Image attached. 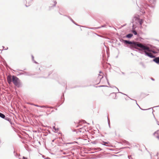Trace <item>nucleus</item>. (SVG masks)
<instances>
[{"instance_id": "nucleus-1", "label": "nucleus", "mask_w": 159, "mask_h": 159, "mask_svg": "<svg viewBox=\"0 0 159 159\" xmlns=\"http://www.w3.org/2000/svg\"><path fill=\"white\" fill-rule=\"evenodd\" d=\"M149 3L148 4L145 0H139L138 1V3L139 4L140 6H139L137 5L138 6L141 8L142 7V8H144L145 9H148V7H149L153 9L155 7V5L156 3V0H148Z\"/></svg>"}, {"instance_id": "nucleus-2", "label": "nucleus", "mask_w": 159, "mask_h": 159, "mask_svg": "<svg viewBox=\"0 0 159 159\" xmlns=\"http://www.w3.org/2000/svg\"><path fill=\"white\" fill-rule=\"evenodd\" d=\"M134 45L136 48H134V49L138 50L139 52L141 54H143L146 51L150 52L151 51L148 46L139 42H136L134 44Z\"/></svg>"}, {"instance_id": "nucleus-3", "label": "nucleus", "mask_w": 159, "mask_h": 159, "mask_svg": "<svg viewBox=\"0 0 159 159\" xmlns=\"http://www.w3.org/2000/svg\"><path fill=\"white\" fill-rule=\"evenodd\" d=\"M120 41L125 44L130 45L129 47L133 50H134V48H135L134 47L135 46L134 45V44L135 43L136 41H130L129 40H124L122 39H120Z\"/></svg>"}, {"instance_id": "nucleus-4", "label": "nucleus", "mask_w": 159, "mask_h": 159, "mask_svg": "<svg viewBox=\"0 0 159 159\" xmlns=\"http://www.w3.org/2000/svg\"><path fill=\"white\" fill-rule=\"evenodd\" d=\"M0 117L1 118L4 119L6 120L9 121L11 125V127L14 130L16 129L14 128V126L15 125V124L14 123L12 122L11 121V120L9 117H8L7 116H6L4 114L0 112Z\"/></svg>"}, {"instance_id": "nucleus-5", "label": "nucleus", "mask_w": 159, "mask_h": 159, "mask_svg": "<svg viewBox=\"0 0 159 159\" xmlns=\"http://www.w3.org/2000/svg\"><path fill=\"white\" fill-rule=\"evenodd\" d=\"M12 82L13 84L18 87H20L21 86V84L20 82L19 79L15 75L12 76Z\"/></svg>"}, {"instance_id": "nucleus-6", "label": "nucleus", "mask_w": 159, "mask_h": 159, "mask_svg": "<svg viewBox=\"0 0 159 159\" xmlns=\"http://www.w3.org/2000/svg\"><path fill=\"white\" fill-rule=\"evenodd\" d=\"M135 20L139 23L140 25H142L143 23V21L142 19L139 18V15H135L134 16L133 21Z\"/></svg>"}, {"instance_id": "nucleus-7", "label": "nucleus", "mask_w": 159, "mask_h": 159, "mask_svg": "<svg viewBox=\"0 0 159 159\" xmlns=\"http://www.w3.org/2000/svg\"><path fill=\"white\" fill-rule=\"evenodd\" d=\"M145 21L147 23L150 24L152 20V15L151 14H148V16H147L145 19Z\"/></svg>"}, {"instance_id": "nucleus-8", "label": "nucleus", "mask_w": 159, "mask_h": 159, "mask_svg": "<svg viewBox=\"0 0 159 159\" xmlns=\"http://www.w3.org/2000/svg\"><path fill=\"white\" fill-rule=\"evenodd\" d=\"M144 54L146 56H147L151 58H154L155 57V56L152 53L148 52V51L145 52Z\"/></svg>"}, {"instance_id": "nucleus-9", "label": "nucleus", "mask_w": 159, "mask_h": 159, "mask_svg": "<svg viewBox=\"0 0 159 159\" xmlns=\"http://www.w3.org/2000/svg\"><path fill=\"white\" fill-rule=\"evenodd\" d=\"M7 80L8 83L9 84H10L12 82V76L11 75L8 76L7 78Z\"/></svg>"}, {"instance_id": "nucleus-10", "label": "nucleus", "mask_w": 159, "mask_h": 159, "mask_svg": "<svg viewBox=\"0 0 159 159\" xmlns=\"http://www.w3.org/2000/svg\"><path fill=\"white\" fill-rule=\"evenodd\" d=\"M100 143L103 145H105L106 146H110L109 145V143L108 142L101 141V142H100Z\"/></svg>"}, {"instance_id": "nucleus-11", "label": "nucleus", "mask_w": 159, "mask_h": 159, "mask_svg": "<svg viewBox=\"0 0 159 159\" xmlns=\"http://www.w3.org/2000/svg\"><path fill=\"white\" fill-rule=\"evenodd\" d=\"M78 131H77V130L76 129H74L73 131V132H76V133L77 134L78 132H84V130L83 129V128H80V129L78 130Z\"/></svg>"}, {"instance_id": "nucleus-12", "label": "nucleus", "mask_w": 159, "mask_h": 159, "mask_svg": "<svg viewBox=\"0 0 159 159\" xmlns=\"http://www.w3.org/2000/svg\"><path fill=\"white\" fill-rule=\"evenodd\" d=\"M53 2L54 3V4L52 5L51 6H50L49 7V9L50 10L52 9L53 8L55 7L56 4L57 3V2L56 1H53Z\"/></svg>"}, {"instance_id": "nucleus-13", "label": "nucleus", "mask_w": 159, "mask_h": 159, "mask_svg": "<svg viewBox=\"0 0 159 159\" xmlns=\"http://www.w3.org/2000/svg\"><path fill=\"white\" fill-rule=\"evenodd\" d=\"M155 58L153 60V61L157 64H159V57H154Z\"/></svg>"}, {"instance_id": "nucleus-14", "label": "nucleus", "mask_w": 159, "mask_h": 159, "mask_svg": "<svg viewBox=\"0 0 159 159\" xmlns=\"http://www.w3.org/2000/svg\"><path fill=\"white\" fill-rule=\"evenodd\" d=\"M105 26H106V25H102L101 27H90V28H89V29H90L96 30V29H100V28H101V27H105Z\"/></svg>"}, {"instance_id": "nucleus-15", "label": "nucleus", "mask_w": 159, "mask_h": 159, "mask_svg": "<svg viewBox=\"0 0 159 159\" xmlns=\"http://www.w3.org/2000/svg\"><path fill=\"white\" fill-rule=\"evenodd\" d=\"M70 19V20L75 25H76L80 26L79 25H78L77 23H76V22H75L69 16H67Z\"/></svg>"}, {"instance_id": "nucleus-16", "label": "nucleus", "mask_w": 159, "mask_h": 159, "mask_svg": "<svg viewBox=\"0 0 159 159\" xmlns=\"http://www.w3.org/2000/svg\"><path fill=\"white\" fill-rule=\"evenodd\" d=\"M116 93H112L110 94V95H113V98L115 99H116Z\"/></svg>"}, {"instance_id": "nucleus-17", "label": "nucleus", "mask_w": 159, "mask_h": 159, "mask_svg": "<svg viewBox=\"0 0 159 159\" xmlns=\"http://www.w3.org/2000/svg\"><path fill=\"white\" fill-rule=\"evenodd\" d=\"M133 36V34L131 33L129 34L126 35V37L129 39H130Z\"/></svg>"}, {"instance_id": "nucleus-18", "label": "nucleus", "mask_w": 159, "mask_h": 159, "mask_svg": "<svg viewBox=\"0 0 159 159\" xmlns=\"http://www.w3.org/2000/svg\"><path fill=\"white\" fill-rule=\"evenodd\" d=\"M100 141L97 140H96L95 141L92 142L91 143L93 144H96L98 143H100Z\"/></svg>"}, {"instance_id": "nucleus-19", "label": "nucleus", "mask_w": 159, "mask_h": 159, "mask_svg": "<svg viewBox=\"0 0 159 159\" xmlns=\"http://www.w3.org/2000/svg\"><path fill=\"white\" fill-rule=\"evenodd\" d=\"M52 129L54 130V132H57L58 130V128H56L55 126L52 127Z\"/></svg>"}, {"instance_id": "nucleus-20", "label": "nucleus", "mask_w": 159, "mask_h": 159, "mask_svg": "<svg viewBox=\"0 0 159 159\" xmlns=\"http://www.w3.org/2000/svg\"><path fill=\"white\" fill-rule=\"evenodd\" d=\"M132 32L133 33L134 35H139L137 34V31L135 30H133L132 31Z\"/></svg>"}, {"instance_id": "nucleus-21", "label": "nucleus", "mask_w": 159, "mask_h": 159, "mask_svg": "<svg viewBox=\"0 0 159 159\" xmlns=\"http://www.w3.org/2000/svg\"><path fill=\"white\" fill-rule=\"evenodd\" d=\"M14 155L16 157H17L20 156V154H18L17 153H16L15 151H14Z\"/></svg>"}, {"instance_id": "nucleus-22", "label": "nucleus", "mask_w": 159, "mask_h": 159, "mask_svg": "<svg viewBox=\"0 0 159 159\" xmlns=\"http://www.w3.org/2000/svg\"><path fill=\"white\" fill-rule=\"evenodd\" d=\"M39 107L41 108H47L48 107V106H40Z\"/></svg>"}, {"instance_id": "nucleus-23", "label": "nucleus", "mask_w": 159, "mask_h": 159, "mask_svg": "<svg viewBox=\"0 0 159 159\" xmlns=\"http://www.w3.org/2000/svg\"><path fill=\"white\" fill-rule=\"evenodd\" d=\"M140 64L141 65L143 68H145V66L143 62H140Z\"/></svg>"}, {"instance_id": "nucleus-24", "label": "nucleus", "mask_w": 159, "mask_h": 159, "mask_svg": "<svg viewBox=\"0 0 159 159\" xmlns=\"http://www.w3.org/2000/svg\"><path fill=\"white\" fill-rule=\"evenodd\" d=\"M158 133H159L158 134L157 133H155V134H154V133L153 134L155 135L156 134H157V136L155 135V136L156 137V138H157L158 139V140H159V132Z\"/></svg>"}, {"instance_id": "nucleus-25", "label": "nucleus", "mask_w": 159, "mask_h": 159, "mask_svg": "<svg viewBox=\"0 0 159 159\" xmlns=\"http://www.w3.org/2000/svg\"><path fill=\"white\" fill-rule=\"evenodd\" d=\"M108 87V86H106V85H100V86H96V87Z\"/></svg>"}, {"instance_id": "nucleus-26", "label": "nucleus", "mask_w": 159, "mask_h": 159, "mask_svg": "<svg viewBox=\"0 0 159 159\" xmlns=\"http://www.w3.org/2000/svg\"><path fill=\"white\" fill-rule=\"evenodd\" d=\"M95 149L96 150H98L99 151H101V150H102V149L100 148H95Z\"/></svg>"}, {"instance_id": "nucleus-27", "label": "nucleus", "mask_w": 159, "mask_h": 159, "mask_svg": "<svg viewBox=\"0 0 159 159\" xmlns=\"http://www.w3.org/2000/svg\"><path fill=\"white\" fill-rule=\"evenodd\" d=\"M105 77H106V79L107 80V83H108V85L110 86V84L109 83V82L108 80V79H107V76H105Z\"/></svg>"}, {"instance_id": "nucleus-28", "label": "nucleus", "mask_w": 159, "mask_h": 159, "mask_svg": "<svg viewBox=\"0 0 159 159\" xmlns=\"http://www.w3.org/2000/svg\"><path fill=\"white\" fill-rule=\"evenodd\" d=\"M107 120H108V124L109 127L110 128V122L109 119H108V117H107Z\"/></svg>"}, {"instance_id": "nucleus-29", "label": "nucleus", "mask_w": 159, "mask_h": 159, "mask_svg": "<svg viewBox=\"0 0 159 159\" xmlns=\"http://www.w3.org/2000/svg\"><path fill=\"white\" fill-rule=\"evenodd\" d=\"M151 50V52H152L154 54H156V53H157V52H156V51H155L152 50Z\"/></svg>"}, {"instance_id": "nucleus-30", "label": "nucleus", "mask_w": 159, "mask_h": 159, "mask_svg": "<svg viewBox=\"0 0 159 159\" xmlns=\"http://www.w3.org/2000/svg\"><path fill=\"white\" fill-rule=\"evenodd\" d=\"M110 87H111V88H116V89H117V90H118V91H119V89H118V88H117L115 86H110Z\"/></svg>"}, {"instance_id": "nucleus-31", "label": "nucleus", "mask_w": 159, "mask_h": 159, "mask_svg": "<svg viewBox=\"0 0 159 159\" xmlns=\"http://www.w3.org/2000/svg\"><path fill=\"white\" fill-rule=\"evenodd\" d=\"M4 65L6 66V67H9V68L10 69V67L7 64V63L6 62H5Z\"/></svg>"}, {"instance_id": "nucleus-32", "label": "nucleus", "mask_w": 159, "mask_h": 159, "mask_svg": "<svg viewBox=\"0 0 159 159\" xmlns=\"http://www.w3.org/2000/svg\"><path fill=\"white\" fill-rule=\"evenodd\" d=\"M24 75H29L28 74V73L26 72V71H24Z\"/></svg>"}, {"instance_id": "nucleus-33", "label": "nucleus", "mask_w": 159, "mask_h": 159, "mask_svg": "<svg viewBox=\"0 0 159 159\" xmlns=\"http://www.w3.org/2000/svg\"><path fill=\"white\" fill-rule=\"evenodd\" d=\"M31 105H34L35 106L37 107H40V105H36V104H31Z\"/></svg>"}, {"instance_id": "nucleus-34", "label": "nucleus", "mask_w": 159, "mask_h": 159, "mask_svg": "<svg viewBox=\"0 0 159 159\" xmlns=\"http://www.w3.org/2000/svg\"><path fill=\"white\" fill-rule=\"evenodd\" d=\"M140 11L141 12L143 13H145V11L143 10H142V9H141V10Z\"/></svg>"}, {"instance_id": "nucleus-35", "label": "nucleus", "mask_w": 159, "mask_h": 159, "mask_svg": "<svg viewBox=\"0 0 159 159\" xmlns=\"http://www.w3.org/2000/svg\"><path fill=\"white\" fill-rule=\"evenodd\" d=\"M130 98V99H131V100H134V101H135V102H136V104H137V105L138 106V105H138V104H137V101H136V100H134V99H132L131 98Z\"/></svg>"}, {"instance_id": "nucleus-36", "label": "nucleus", "mask_w": 159, "mask_h": 159, "mask_svg": "<svg viewBox=\"0 0 159 159\" xmlns=\"http://www.w3.org/2000/svg\"><path fill=\"white\" fill-rule=\"evenodd\" d=\"M159 132V129L158 130H157V131L155 132L154 133V134H155V133H157L158 134V133Z\"/></svg>"}, {"instance_id": "nucleus-37", "label": "nucleus", "mask_w": 159, "mask_h": 159, "mask_svg": "<svg viewBox=\"0 0 159 159\" xmlns=\"http://www.w3.org/2000/svg\"><path fill=\"white\" fill-rule=\"evenodd\" d=\"M139 106V108L141 109L142 110H147V109H142V108H141L139 106V105L138 106Z\"/></svg>"}, {"instance_id": "nucleus-38", "label": "nucleus", "mask_w": 159, "mask_h": 159, "mask_svg": "<svg viewBox=\"0 0 159 159\" xmlns=\"http://www.w3.org/2000/svg\"><path fill=\"white\" fill-rule=\"evenodd\" d=\"M139 106V108L141 109L142 110H147V109H142V108H141L139 106V105L138 106Z\"/></svg>"}, {"instance_id": "nucleus-39", "label": "nucleus", "mask_w": 159, "mask_h": 159, "mask_svg": "<svg viewBox=\"0 0 159 159\" xmlns=\"http://www.w3.org/2000/svg\"><path fill=\"white\" fill-rule=\"evenodd\" d=\"M22 1L23 2H24L25 3H26L27 2V1H26V0H22Z\"/></svg>"}, {"instance_id": "nucleus-40", "label": "nucleus", "mask_w": 159, "mask_h": 159, "mask_svg": "<svg viewBox=\"0 0 159 159\" xmlns=\"http://www.w3.org/2000/svg\"><path fill=\"white\" fill-rule=\"evenodd\" d=\"M73 143H73V142L67 143H66V144H73Z\"/></svg>"}, {"instance_id": "nucleus-41", "label": "nucleus", "mask_w": 159, "mask_h": 159, "mask_svg": "<svg viewBox=\"0 0 159 159\" xmlns=\"http://www.w3.org/2000/svg\"><path fill=\"white\" fill-rule=\"evenodd\" d=\"M125 143L129 145V143L128 142L125 141Z\"/></svg>"}, {"instance_id": "nucleus-42", "label": "nucleus", "mask_w": 159, "mask_h": 159, "mask_svg": "<svg viewBox=\"0 0 159 159\" xmlns=\"http://www.w3.org/2000/svg\"><path fill=\"white\" fill-rule=\"evenodd\" d=\"M23 159H28L26 157L23 156Z\"/></svg>"}, {"instance_id": "nucleus-43", "label": "nucleus", "mask_w": 159, "mask_h": 159, "mask_svg": "<svg viewBox=\"0 0 159 159\" xmlns=\"http://www.w3.org/2000/svg\"><path fill=\"white\" fill-rule=\"evenodd\" d=\"M31 57H32V60L33 61H34V57L32 55Z\"/></svg>"}, {"instance_id": "nucleus-44", "label": "nucleus", "mask_w": 159, "mask_h": 159, "mask_svg": "<svg viewBox=\"0 0 159 159\" xmlns=\"http://www.w3.org/2000/svg\"><path fill=\"white\" fill-rule=\"evenodd\" d=\"M118 93H121V94H123V95H126V96H127L126 94H124V93H122V92H118Z\"/></svg>"}, {"instance_id": "nucleus-45", "label": "nucleus", "mask_w": 159, "mask_h": 159, "mask_svg": "<svg viewBox=\"0 0 159 159\" xmlns=\"http://www.w3.org/2000/svg\"><path fill=\"white\" fill-rule=\"evenodd\" d=\"M24 75V73L21 72V73H20L19 74V75Z\"/></svg>"}, {"instance_id": "nucleus-46", "label": "nucleus", "mask_w": 159, "mask_h": 159, "mask_svg": "<svg viewBox=\"0 0 159 159\" xmlns=\"http://www.w3.org/2000/svg\"><path fill=\"white\" fill-rule=\"evenodd\" d=\"M64 97V93H63V94H62V96H61V98H62V97Z\"/></svg>"}, {"instance_id": "nucleus-47", "label": "nucleus", "mask_w": 159, "mask_h": 159, "mask_svg": "<svg viewBox=\"0 0 159 159\" xmlns=\"http://www.w3.org/2000/svg\"><path fill=\"white\" fill-rule=\"evenodd\" d=\"M33 61L34 62V63H36V64L37 63V62L36 61H35L34 60V61Z\"/></svg>"}, {"instance_id": "nucleus-48", "label": "nucleus", "mask_w": 159, "mask_h": 159, "mask_svg": "<svg viewBox=\"0 0 159 159\" xmlns=\"http://www.w3.org/2000/svg\"><path fill=\"white\" fill-rule=\"evenodd\" d=\"M127 148H128V147H124L122 148H121L122 149H125Z\"/></svg>"}, {"instance_id": "nucleus-49", "label": "nucleus", "mask_w": 159, "mask_h": 159, "mask_svg": "<svg viewBox=\"0 0 159 159\" xmlns=\"http://www.w3.org/2000/svg\"><path fill=\"white\" fill-rule=\"evenodd\" d=\"M48 108H51V109H52L53 108V107H48Z\"/></svg>"}, {"instance_id": "nucleus-50", "label": "nucleus", "mask_w": 159, "mask_h": 159, "mask_svg": "<svg viewBox=\"0 0 159 159\" xmlns=\"http://www.w3.org/2000/svg\"><path fill=\"white\" fill-rule=\"evenodd\" d=\"M151 79L152 80H153V81H154V79H153V78H151Z\"/></svg>"}, {"instance_id": "nucleus-51", "label": "nucleus", "mask_w": 159, "mask_h": 159, "mask_svg": "<svg viewBox=\"0 0 159 159\" xmlns=\"http://www.w3.org/2000/svg\"><path fill=\"white\" fill-rule=\"evenodd\" d=\"M82 122H83V123H84L85 122V121L84 120H82Z\"/></svg>"}, {"instance_id": "nucleus-52", "label": "nucleus", "mask_w": 159, "mask_h": 159, "mask_svg": "<svg viewBox=\"0 0 159 159\" xmlns=\"http://www.w3.org/2000/svg\"><path fill=\"white\" fill-rule=\"evenodd\" d=\"M159 107V105L158 106H157L154 107H153L154 108V107Z\"/></svg>"}, {"instance_id": "nucleus-53", "label": "nucleus", "mask_w": 159, "mask_h": 159, "mask_svg": "<svg viewBox=\"0 0 159 159\" xmlns=\"http://www.w3.org/2000/svg\"><path fill=\"white\" fill-rule=\"evenodd\" d=\"M45 157V156H43V157L44 158V159L46 158Z\"/></svg>"}, {"instance_id": "nucleus-54", "label": "nucleus", "mask_w": 159, "mask_h": 159, "mask_svg": "<svg viewBox=\"0 0 159 159\" xmlns=\"http://www.w3.org/2000/svg\"><path fill=\"white\" fill-rule=\"evenodd\" d=\"M102 77L100 78V80H101V79H102L103 78V76L102 75Z\"/></svg>"}, {"instance_id": "nucleus-55", "label": "nucleus", "mask_w": 159, "mask_h": 159, "mask_svg": "<svg viewBox=\"0 0 159 159\" xmlns=\"http://www.w3.org/2000/svg\"><path fill=\"white\" fill-rule=\"evenodd\" d=\"M122 74L123 75H125V73L123 72H122Z\"/></svg>"}, {"instance_id": "nucleus-56", "label": "nucleus", "mask_w": 159, "mask_h": 159, "mask_svg": "<svg viewBox=\"0 0 159 159\" xmlns=\"http://www.w3.org/2000/svg\"><path fill=\"white\" fill-rule=\"evenodd\" d=\"M63 154H66V153H65V152H63Z\"/></svg>"}, {"instance_id": "nucleus-57", "label": "nucleus", "mask_w": 159, "mask_h": 159, "mask_svg": "<svg viewBox=\"0 0 159 159\" xmlns=\"http://www.w3.org/2000/svg\"><path fill=\"white\" fill-rule=\"evenodd\" d=\"M113 156H117V155H114H114H113Z\"/></svg>"}, {"instance_id": "nucleus-58", "label": "nucleus", "mask_w": 159, "mask_h": 159, "mask_svg": "<svg viewBox=\"0 0 159 159\" xmlns=\"http://www.w3.org/2000/svg\"><path fill=\"white\" fill-rule=\"evenodd\" d=\"M25 6H26V7H28L29 6H27V5H25Z\"/></svg>"}, {"instance_id": "nucleus-59", "label": "nucleus", "mask_w": 159, "mask_h": 159, "mask_svg": "<svg viewBox=\"0 0 159 159\" xmlns=\"http://www.w3.org/2000/svg\"><path fill=\"white\" fill-rule=\"evenodd\" d=\"M54 139H53V140H52V142H54Z\"/></svg>"}, {"instance_id": "nucleus-60", "label": "nucleus", "mask_w": 159, "mask_h": 159, "mask_svg": "<svg viewBox=\"0 0 159 159\" xmlns=\"http://www.w3.org/2000/svg\"><path fill=\"white\" fill-rule=\"evenodd\" d=\"M20 70V71H23V70Z\"/></svg>"}, {"instance_id": "nucleus-61", "label": "nucleus", "mask_w": 159, "mask_h": 159, "mask_svg": "<svg viewBox=\"0 0 159 159\" xmlns=\"http://www.w3.org/2000/svg\"><path fill=\"white\" fill-rule=\"evenodd\" d=\"M102 73V72H101V71H100V72H99V73Z\"/></svg>"}, {"instance_id": "nucleus-62", "label": "nucleus", "mask_w": 159, "mask_h": 159, "mask_svg": "<svg viewBox=\"0 0 159 159\" xmlns=\"http://www.w3.org/2000/svg\"><path fill=\"white\" fill-rule=\"evenodd\" d=\"M157 50L158 51H159V49H157Z\"/></svg>"}, {"instance_id": "nucleus-63", "label": "nucleus", "mask_w": 159, "mask_h": 159, "mask_svg": "<svg viewBox=\"0 0 159 159\" xmlns=\"http://www.w3.org/2000/svg\"><path fill=\"white\" fill-rule=\"evenodd\" d=\"M2 47H3V48H4V46H2Z\"/></svg>"}, {"instance_id": "nucleus-64", "label": "nucleus", "mask_w": 159, "mask_h": 159, "mask_svg": "<svg viewBox=\"0 0 159 159\" xmlns=\"http://www.w3.org/2000/svg\"><path fill=\"white\" fill-rule=\"evenodd\" d=\"M19 159H21L20 158H19Z\"/></svg>"}]
</instances>
